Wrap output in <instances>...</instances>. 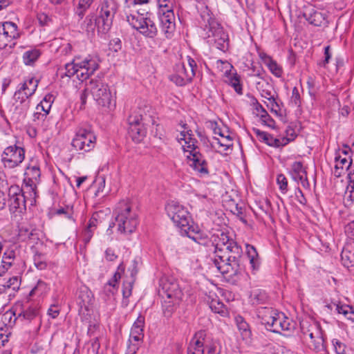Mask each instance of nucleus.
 <instances>
[{"instance_id":"f257e3e1","label":"nucleus","mask_w":354,"mask_h":354,"mask_svg":"<svg viewBox=\"0 0 354 354\" xmlns=\"http://www.w3.org/2000/svg\"><path fill=\"white\" fill-rule=\"evenodd\" d=\"M212 243L214 246V263L220 272L229 278L240 274L243 251L237 243L225 232L218 231L212 236Z\"/></svg>"},{"instance_id":"f03ea898","label":"nucleus","mask_w":354,"mask_h":354,"mask_svg":"<svg viewBox=\"0 0 354 354\" xmlns=\"http://www.w3.org/2000/svg\"><path fill=\"white\" fill-rule=\"evenodd\" d=\"M257 315L261 319L262 324L267 330L275 333H281L282 331H291L294 328V324L281 312L269 307H259Z\"/></svg>"},{"instance_id":"7ed1b4c3","label":"nucleus","mask_w":354,"mask_h":354,"mask_svg":"<svg viewBox=\"0 0 354 354\" xmlns=\"http://www.w3.org/2000/svg\"><path fill=\"white\" fill-rule=\"evenodd\" d=\"M115 223H111L109 228L118 225V230L124 233H132L136 228V214L131 212V207L124 201L119 203L114 210Z\"/></svg>"},{"instance_id":"20e7f679","label":"nucleus","mask_w":354,"mask_h":354,"mask_svg":"<svg viewBox=\"0 0 354 354\" xmlns=\"http://www.w3.org/2000/svg\"><path fill=\"white\" fill-rule=\"evenodd\" d=\"M118 8V5L115 0H102L97 9L99 31L106 33L109 30Z\"/></svg>"},{"instance_id":"39448f33","label":"nucleus","mask_w":354,"mask_h":354,"mask_svg":"<svg viewBox=\"0 0 354 354\" xmlns=\"http://www.w3.org/2000/svg\"><path fill=\"white\" fill-rule=\"evenodd\" d=\"M166 211L177 227L185 234L190 232L194 226L190 225L191 217L183 206L172 202L166 206Z\"/></svg>"},{"instance_id":"423d86ee","label":"nucleus","mask_w":354,"mask_h":354,"mask_svg":"<svg viewBox=\"0 0 354 354\" xmlns=\"http://www.w3.org/2000/svg\"><path fill=\"white\" fill-rule=\"evenodd\" d=\"M86 91H90L94 100L102 106H109L111 101V93L108 85L100 79H91L86 84Z\"/></svg>"},{"instance_id":"0eeeda50","label":"nucleus","mask_w":354,"mask_h":354,"mask_svg":"<svg viewBox=\"0 0 354 354\" xmlns=\"http://www.w3.org/2000/svg\"><path fill=\"white\" fill-rule=\"evenodd\" d=\"M127 20L134 29L147 37L153 38L157 35V26L151 18L130 15L127 17Z\"/></svg>"},{"instance_id":"6e6552de","label":"nucleus","mask_w":354,"mask_h":354,"mask_svg":"<svg viewBox=\"0 0 354 354\" xmlns=\"http://www.w3.org/2000/svg\"><path fill=\"white\" fill-rule=\"evenodd\" d=\"M25 158V150L16 145L7 147L1 156L3 167L12 169L21 165Z\"/></svg>"},{"instance_id":"1a4fd4ad","label":"nucleus","mask_w":354,"mask_h":354,"mask_svg":"<svg viewBox=\"0 0 354 354\" xmlns=\"http://www.w3.org/2000/svg\"><path fill=\"white\" fill-rule=\"evenodd\" d=\"M96 138L93 132L86 129H80L72 141V146L77 151H90L95 145Z\"/></svg>"},{"instance_id":"9d476101","label":"nucleus","mask_w":354,"mask_h":354,"mask_svg":"<svg viewBox=\"0 0 354 354\" xmlns=\"http://www.w3.org/2000/svg\"><path fill=\"white\" fill-rule=\"evenodd\" d=\"M159 293L162 297L165 295L171 299H180L182 290L177 280L173 277H163L160 281Z\"/></svg>"},{"instance_id":"9b49d317","label":"nucleus","mask_w":354,"mask_h":354,"mask_svg":"<svg viewBox=\"0 0 354 354\" xmlns=\"http://www.w3.org/2000/svg\"><path fill=\"white\" fill-rule=\"evenodd\" d=\"M187 163L194 170L197 171L200 176H205L209 174L207 163L202 153L196 149L190 150L187 156Z\"/></svg>"},{"instance_id":"f8f14e48","label":"nucleus","mask_w":354,"mask_h":354,"mask_svg":"<svg viewBox=\"0 0 354 354\" xmlns=\"http://www.w3.org/2000/svg\"><path fill=\"white\" fill-rule=\"evenodd\" d=\"M207 37H213L218 49L225 50L227 48L228 36L218 22H213L212 27L207 30Z\"/></svg>"},{"instance_id":"ddd939ff","label":"nucleus","mask_w":354,"mask_h":354,"mask_svg":"<svg viewBox=\"0 0 354 354\" xmlns=\"http://www.w3.org/2000/svg\"><path fill=\"white\" fill-rule=\"evenodd\" d=\"M138 115H129L128 118V132L132 140L140 142L146 134L145 125L148 122H138Z\"/></svg>"},{"instance_id":"4468645a","label":"nucleus","mask_w":354,"mask_h":354,"mask_svg":"<svg viewBox=\"0 0 354 354\" xmlns=\"http://www.w3.org/2000/svg\"><path fill=\"white\" fill-rule=\"evenodd\" d=\"M9 203L12 209L21 212L26 209V198L22 189L17 185L10 186L8 190Z\"/></svg>"},{"instance_id":"2eb2a0df","label":"nucleus","mask_w":354,"mask_h":354,"mask_svg":"<svg viewBox=\"0 0 354 354\" xmlns=\"http://www.w3.org/2000/svg\"><path fill=\"white\" fill-rule=\"evenodd\" d=\"M303 17L310 24L315 26H321L325 23V15L312 6L304 8Z\"/></svg>"},{"instance_id":"dca6fc26","label":"nucleus","mask_w":354,"mask_h":354,"mask_svg":"<svg viewBox=\"0 0 354 354\" xmlns=\"http://www.w3.org/2000/svg\"><path fill=\"white\" fill-rule=\"evenodd\" d=\"M253 131L259 140L264 142L270 147H279L281 146H284L290 140L288 138H283L281 140L275 138L272 135L256 128L253 129Z\"/></svg>"},{"instance_id":"f3484780","label":"nucleus","mask_w":354,"mask_h":354,"mask_svg":"<svg viewBox=\"0 0 354 354\" xmlns=\"http://www.w3.org/2000/svg\"><path fill=\"white\" fill-rule=\"evenodd\" d=\"M25 175L28 178V183L26 185V187L31 191L30 196L33 195L34 197L36 195L35 192V183L39 181L41 171L38 166H28L26 168Z\"/></svg>"},{"instance_id":"a211bd4d","label":"nucleus","mask_w":354,"mask_h":354,"mask_svg":"<svg viewBox=\"0 0 354 354\" xmlns=\"http://www.w3.org/2000/svg\"><path fill=\"white\" fill-rule=\"evenodd\" d=\"M80 68V81L83 82L88 78L90 75L98 69L99 64L97 61L93 58H85L79 62Z\"/></svg>"},{"instance_id":"6ab92c4d","label":"nucleus","mask_w":354,"mask_h":354,"mask_svg":"<svg viewBox=\"0 0 354 354\" xmlns=\"http://www.w3.org/2000/svg\"><path fill=\"white\" fill-rule=\"evenodd\" d=\"M301 330L302 333V338L306 341H312L313 339L322 334V329L319 325L316 323L308 324V323L301 324Z\"/></svg>"},{"instance_id":"aec40b11","label":"nucleus","mask_w":354,"mask_h":354,"mask_svg":"<svg viewBox=\"0 0 354 354\" xmlns=\"http://www.w3.org/2000/svg\"><path fill=\"white\" fill-rule=\"evenodd\" d=\"M144 337L143 329L138 328H131L129 337L130 345L128 347V351L131 354H134L138 350L139 346L142 342Z\"/></svg>"},{"instance_id":"412c9836","label":"nucleus","mask_w":354,"mask_h":354,"mask_svg":"<svg viewBox=\"0 0 354 354\" xmlns=\"http://www.w3.org/2000/svg\"><path fill=\"white\" fill-rule=\"evenodd\" d=\"M335 165L333 173L336 178H339L350 168L352 160L350 157H342L339 155L335 157Z\"/></svg>"},{"instance_id":"4be33fe9","label":"nucleus","mask_w":354,"mask_h":354,"mask_svg":"<svg viewBox=\"0 0 354 354\" xmlns=\"http://www.w3.org/2000/svg\"><path fill=\"white\" fill-rule=\"evenodd\" d=\"M174 19V15L173 10L163 12V15L160 19L162 24V29L165 34H167V37L171 35L174 30L175 26Z\"/></svg>"},{"instance_id":"5701e85b","label":"nucleus","mask_w":354,"mask_h":354,"mask_svg":"<svg viewBox=\"0 0 354 354\" xmlns=\"http://www.w3.org/2000/svg\"><path fill=\"white\" fill-rule=\"evenodd\" d=\"M1 29H3L1 32L3 36L7 37L10 43L14 42V39L19 37V34L17 31V25L11 21H6L0 24Z\"/></svg>"},{"instance_id":"b1692460","label":"nucleus","mask_w":354,"mask_h":354,"mask_svg":"<svg viewBox=\"0 0 354 354\" xmlns=\"http://www.w3.org/2000/svg\"><path fill=\"white\" fill-rule=\"evenodd\" d=\"M200 15L201 21L200 23L203 26L204 30L212 27L213 22H217L212 17V12L207 6H203L201 8Z\"/></svg>"},{"instance_id":"393cba45","label":"nucleus","mask_w":354,"mask_h":354,"mask_svg":"<svg viewBox=\"0 0 354 354\" xmlns=\"http://www.w3.org/2000/svg\"><path fill=\"white\" fill-rule=\"evenodd\" d=\"M93 300V295L89 291H81L78 296L77 304L81 309L88 310Z\"/></svg>"},{"instance_id":"a878e982","label":"nucleus","mask_w":354,"mask_h":354,"mask_svg":"<svg viewBox=\"0 0 354 354\" xmlns=\"http://www.w3.org/2000/svg\"><path fill=\"white\" fill-rule=\"evenodd\" d=\"M29 96L26 95L21 88L17 91L14 95V100L16 104H19L22 106L21 110L25 112L28 110L30 106V100H28ZM18 104H16L17 108Z\"/></svg>"},{"instance_id":"bb28decb","label":"nucleus","mask_w":354,"mask_h":354,"mask_svg":"<svg viewBox=\"0 0 354 354\" xmlns=\"http://www.w3.org/2000/svg\"><path fill=\"white\" fill-rule=\"evenodd\" d=\"M235 322L243 339H250L252 335L251 330L249 324L245 321L244 318L241 316H237L235 318Z\"/></svg>"},{"instance_id":"cd10ccee","label":"nucleus","mask_w":354,"mask_h":354,"mask_svg":"<svg viewBox=\"0 0 354 354\" xmlns=\"http://www.w3.org/2000/svg\"><path fill=\"white\" fill-rule=\"evenodd\" d=\"M97 19L93 15H87L82 24V29L86 31L88 35H93L97 26Z\"/></svg>"},{"instance_id":"c85d7f7f","label":"nucleus","mask_w":354,"mask_h":354,"mask_svg":"<svg viewBox=\"0 0 354 354\" xmlns=\"http://www.w3.org/2000/svg\"><path fill=\"white\" fill-rule=\"evenodd\" d=\"M21 279L17 276L10 277L8 281H3V287H0V293L6 292L7 290L11 289L17 291L19 289Z\"/></svg>"},{"instance_id":"c756f323","label":"nucleus","mask_w":354,"mask_h":354,"mask_svg":"<svg viewBox=\"0 0 354 354\" xmlns=\"http://www.w3.org/2000/svg\"><path fill=\"white\" fill-rule=\"evenodd\" d=\"M149 109L147 105H144L143 107L138 106L130 115H138V122H149L151 118V115L149 113Z\"/></svg>"},{"instance_id":"7c9ffc66","label":"nucleus","mask_w":354,"mask_h":354,"mask_svg":"<svg viewBox=\"0 0 354 354\" xmlns=\"http://www.w3.org/2000/svg\"><path fill=\"white\" fill-rule=\"evenodd\" d=\"M192 131H188L186 133L185 131H182L180 133L181 138L180 140H185V145L183 146V149L185 152H190V150H193V149H196L197 150V147L195 145V142H196L194 138L192 137V134L191 133Z\"/></svg>"},{"instance_id":"2f4dec72","label":"nucleus","mask_w":354,"mask_h":354,"mask_svg":"<svg viewBox=\"0 0 354 354\" xmlns=\"http://www.w3.org/2000/svg\"><path fill=\"white\" fill-rule=\"evenodd\" d=\"M308 344L310 349L315 351L317 353L326 351V346L322 334L319 336H317L312 341H308Z\"/></svg>"},{"instance_id":"473e14b6","label":"nucleus","mask_w":354,"mask_h":354,"mask_svg":"<svg viewBox=\"0 0 354 354\" xmlns=\"http://www.w3.org/2000/svg\"><path fill=\"white\" fill-rule=\"evenodd\" d=\"M65 75L68 77L76 76V78L80 80V68L79 62H75V60L71 63H68L65 65Z\"/></svg>"},{"instance_id":"72a5a7b5","label":"nucleus","mask_w":354,"mask_h":354,"mask_svg":"<svg viewBox=\"0 0 354 354\" xmlns=\"http://www.w3.org/2000/svg\"><path fill=\"white\" fill-rule=\"evenodd\" d=\"M261 57L262 59H264L265 63L268 65L269 69L270 70L271 73L277 77H281L282 75V69L277 62L272 59V58L270 56L266 55V54L263 55H261Z\"/></svg>"},{"instance_id":"f704fd0d","label":"nucleus","mask_w":354,"mask_h":354,"mask_svg":"<svg viewBox=\"0 0 354 354\" xmlns=\"http://www.w3.org/2000/svg\"><path fill=\"white\" fill-rule=\"evenodd\" d=\"M38 86V80L33 78L25 82L20 88L29 97L32 96L35 92Z\"/></svg>"},{"instance_id":"c9c22d12","label":"nucleus","mask_w":354,"mask_h":354,"mask_svg":"<svg viewBox=\"0 0 354 354\" xmlns=\"http://www.w3.org/2000/svg\"><path fill=\"white\" fill-rule=\"evenodd\" d=\"M186 234L188 237L191 238L195 242H197L201 245H208L209 242H212V240L209 241L206 235L205 236V238H202V239L198 240V238H200L199 229L197 226L193 227V228L191 229L190 232Z\"/></svg>"},{"instance_id":"e433bc0d","label":"nucleus","mask_w":354,"mask_h":354,"mask_svg":"<svg viewBox=\"0 0 354 354\" xmlns=\"http://www.w3.org/2000/svg\"><path fill=\"white\" fill-rule=\"evenodd\" d=\"M40 56L39 50L33 49L26 51L23 55V60L26 65H30L34 63Z\"/></svg>"},{"instance_id":"4c0bfd02","label":"nucleus","mask_w":354,"mask_h":354,"mask_svg":"<svg viewBox=\"0 0 354 354\" xmlns=\"http://www.w3.org/2000/svg\"><path fill=\"white\" fill-rule=\"evenodd\" d=\"M247 254L252 268H258L259 263L257 259L258 254L255 248L252 245H247Z\"/></svg>"},{"instance_id":"58836bf2","label":"nucleus","mask_w":354,"mask_h":354,"mask_svg":"<svg viewBox=\"0 0 354 354\" xmlns=\"http://www.w3.org/2000/svg\"><path fill=\"white\" fill-rule=\"evenodd\" d=\"M94 0H79L75 13L77 16L82 19L86 11L90 8Z\"/></svg>"},{"instance_id":"ea45409f","label":"nucleus","mask_w":354,"mask_h":354,"mask_svg":"<svg viewBox=\"0 0 354 354\" xmlns=\"http://www.w3.org/2000/svg\"><path fill=\"white\" fill-rule=\"evenodd\" d=\"M344 201L346 206L351 205L354 203V183L348 184Z\"/></svg>"},{"instance_id":"a19ab883","label":"nucleus","mask_w":354,"mask_h":354,"mask_svg":"<svg viewBox=\"0 0 354 354\" xmlns=\"http://www.w3.org/2000/svg\"><path fill=\"white\" fill-rule=\"evenodd\" d=\"M34 264L39 270H44L46 268V261L44 254L41 253H35L33 257Z\"/></svg>"},{"instance_id":"79ce46f5","label":"nucleus","mask_w":354,"mask_h":354,"mask_svg":"<svg viewBox=\"0 0 354 354\" xmlns=\"http://www.w3.org/2000/svg\"><path fill=\"white\" fill-rule=\"evenodd\" d=\"M226 82L234 88L237 93L242 94V86L240 84V79L236 74L233 76H230Z\"/></svg>"},{"instance_id":"37998d69","label":"nucleus","mask_w":354,"mask_h":354,"mask_svg":"<svg viewBox=\"0 0 354 354\" xmlns=\"http://www.w3.org/2000/svg\"><path fill=\"white\" fill-rule=\"evenodd\" d=\"M176 73H177L180 77H183V80L187 83H189L191 82V75H190L189 72L188 73V75L186 74L185 63H180V64H176Z\"/></svg>"},{"instance_id":"c03bdc74","label":"nucleus","mask_w":354,"mask_h":354,"mask_svg":"<svg viewBox=\"0 0 354 354\" xmlns=\"http://www.w3.org/2000/svg\"><path fill=\"white\" fill-rule=\"evenodd\" d=\"M257 104H258V106L261 109V111L263 113V114H262L261 115V118L263 123L269 127L274 128V124H275L274 120L268 115L267 111L263 108V106L260 104H259V103H257Z\"/></svg>"},{"instance_id":"a18cd8bd","label":"nucleus","mask_w":354,"mask_h":354,"mask_svg":"<svg viewBox=\"0 0 354 354\" xmlns=\"http://www.w3.org/2000/svg\"><path fill=\"white\" fill-rule=\"evenodd\" d=\"M104 213L102 212H96L93 214L88 227L91 228L95 227L99 223L102 222Z\"/></svg>"},{"instance_id":"49530a36","label":"nucleus","mask_w":354,"mask_h":354,"mask_svg":"<svg viewBox=\"0 0 354 354\" xmlns=\"http://www.w3.org/2000/svg\"><path fill=\"white\" fill-rule=\"evenodd\" d=\"M292 176L295 180L297 179V176L305 174L306 169L304 168L303 165L301 162H295L292 165Z\"/></svg>"},{"instance_id":"de8ad7c7","label":"nucleus","mask_w":354,"mask_h":354,"mask_svg":"<svg viewBox=\"0 0 354 354\" xmlns=\"http://www.w3.org/2000/svg\"><path fill=\"white\" fill-rule=\"evenodd\" d=\"M197 68L196 63L194 59H192L190 57H188L187 59V64H185V72L186 74L188 75V73L189 71L191 75V80L193 79V77L195 75V70Z\"/></svg>"},{"instance_id":"09e8293b","label":"nucleus","mask_w":354,"mask_h":354,"mask_svg":"<svg viewBox=\"0 0 354 354\" xmlns=\"http://www.w3.org/2000/svg\"><path fill=\"white\" fill-rule=\"evenodd\" d=\"M15 258V252L13 250H7L4 252L1 263H6L7 266H12Z\"/></svg>"},{"instance_id":"8fccbe9b","label":"nucleus","mask_w":354,"mask_h":354,"mask_svg":"<svg viewBox=\"0 0 354 354\" xmlns=\"http://www.w3.org/2000/svg\"><path fill=\"white\" fill-rule=\"evenodd\" d=\"M336 310L339 314H343L348 319H351V315L353 314L352 308L348 305H336Z\"/></svg>"},{"instance_id":"3c124183","label":"nucleus","mask_w":354,"mask_h":354,"mask_svg":"<svg viewBox=\"0 0 354 354\" xmlns=\"http://www.w3.org/2000/svg\"><path fill=\"white\" fill-rule=\"evenodd\" d=\"M134 282L135 280L131 279L129 281L124 282L122 295L124 298H128L131 295L132 288Z\"/></svg>"},{"instance_id":"603ef678","label":"nucleus","mask_w":354,"mask_h":354,"mask_svg":"<svg viewBox=\"0 0 354 354\" xmlns=\"http://www.w3.org/2000/svg\"><path fill=\"white\" fill-rule=\"evenodd\" d=\"M206 333L205 330H201L196 332L194 336L193 339H195L194 344L204 347L205 339Z\"/></svg>"},{"instance_id":"864d4df0","label":"nucleus","mask_w":354,"mask_h":354,"mask_svg":"<svg viewBox=\"0 0 354 354\" xmlns=\"http://www.w3.org/2000/svg\"><path fill=\"white\" fill-rule=\"evenodd\" d=\"M277 183L282 193H286L288 190V180L283 174H279L277 178Z\"/></svg>"},{"instance_id":"5fc2aeb1","label":"nucleus","mask_w":354,"mask_h":354,"mask_svg":"<svg viewBox=\"0 0 354 354\" xmlns=\"http://www.w3.org/2000/svg\"><path fill=\"white\" fill-rule=\"evenodd\" d=\"M37 315V310L35 308H28V309L23 310L19 316H23L24 319L28 320H32Z\"/></svg>"},{"instance_id":"6e6d98bb","label":"nucleus","mask_w":354,"mask_h":354,"mask_svg":"<svg viewBox=\"0 0 354 354\" xmlns=\"http://www.w3.org/2000/svg\"><path fill=\"white\" fill-rule=\"evenodd\" d=\"M56 214L58 215L64 214L66 218L72 219V216L73 214V207L66 206V207H60L57 209Z\"/></svg>"},{"instance_id":"4d7b16f0","label":"nucleus","mask_w":354,"mask_h":354,"mask_svg":"<svg viewBox=\"0 0 354 354\" xmlns=\"http://www.w3.org/2000/svg\"><path fill=\"white\" fill-rule=\"evenodd\" d=\"M51 105L52 104L48 102H41L36 107V109L37 110V113L36 114L40 113L39 111H41L44 112L42 116H46L49 113Z\"/></svg>"},{"instance_id":"13d9d810","label":"nucleus","mask_w":354,"mask_h":354,"mask_svg":"<svg viewBox=\"0 0 354 354\" xmlns=\"http://www.w3.org/2000/svg\"><path fill=\"white\" fill-rule=\"evenodd\" d=\"M333 344L336 354H345L346 346L339 340L335 339L333 340Z\"/></svg>"},{"instance_id":"bf43d9fd","label":"nucleus","mask_w":354,"mask_h":354,"mask_svg":"<svg viewBox=\"0 0 354 354\" xmlns=\"http://www.w3.org/2000/svg\"><path fill=\"white\" fill-rule=\"evenodd\" d=\"M115 285L113 282L108 281L104 286L103 292L108 297L113 295L115 291Z\"/></svg>"},{"instance_id":"052dcab7","label":"nucleus","mask_w":354,"mask_h":354,"mask_svg":"<svg viewBox=\"0 0 354 354\" xmlns=\"http://www.w3.org/2000/svg\"><path fill=\"white\" fill-rule=\"evenodd\" d=\"M35 230H29L27 227H21L19 229V236H24V240L26 239H30L32 236L35 234Z\"/></svg>"},{"instance_id":"680f3d73","label":"nucleus","mask_w":354,"mask_h":354,"mask_svg":"<svg viewBox=\"0 0 354 354\" xmlns=\"http://www.w3.org/2000/svg\"><path fill=\"white\" fill-rule=\"evenodd\" d=\"M270 103L271 104V111L277 115H282L281 113L280 106L277 102H276L274 97H270L268 98Z\"/></svg>"},{"instance_id":"e2e57ef3","label":"nucleus","mask_w":354,"mask_h":354,"mask_svg":"<svg viewBox=\"0 0 354 354\" xmlns=\"http://www.w3.org/2000/svg\"><path fill=\"white\" fill-rule=\"evenodd\" d=\"M187 354H204V347L195 344H191L188 347Z\"/></svg>"},{"instance_id":"0e129e2a","label":"nucleus","mask_w":354,"mask_h":354,"mask_svg":"<svg viewBox=\"0 0 354 354\" xmlns=\"http://www.w3.org/2000/svg\"><path fill=\"white\" fill-rule=\"evenodd\" d=\"M159 7L165 8L163 12H167L168 10H173V3L172 0H157Z\"/></svg>"},{"instance_id":"69168bd1","label":"nucleus","mask_w":354,"mask_h":354,"mask_svg":"<svg viewBox=\"0 0 354 354\" xmlns=\"http://www.w3.org/2000/svg\"><path fill=\"white\" fill-rule=\"evenodd\" d=\"M169 80L175 83L177 86H184L187 84L184 80L183 77H180L177 73H174L169 76Z\"/></svg>"},{"instance_id":"338daca9","label":"nucleus","mask_w":354,"mask_h":354,"mask_svg":"<svg viewBox=\"0 0 354 354\" xmlns=\"http://www.w3.org/2000/svg\"><path fill=\"white\" fill-rule=\"evenodd\" d=\"M138 262L136 259H134L132 262L131 267L128 269V271L130 272L131 279H133L135 281L136 275L138 272Z\"/></svg>"},{"instance_id":"774afa93","label":"nucleus","mask_w":354,"mask_h":354,"mask_svg":"<svg viewBox=\"0 0 354 354\" xmlns=\"http://www.w3.org/2000/svg\"><path fill=\"white\" fill-rule=\"evenodd\" d=\"M331 53H330V46H326L324 48V59L319 64L322 66H325L328 62L330 59L331 58Z\"/></svg>"}]
</instances>
